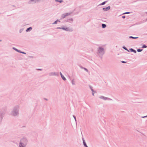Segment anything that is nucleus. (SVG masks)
Returning a JSON list of instances; mask_svg holds the SVG:
<instances>
[{
	"label": "nucleus",
	"instance_id": "obj_12",
	"mask_svg": "<svg viewBox=\"0 0 147 147\" xmlns=\"http://www.w3.org/2000/svg\"><path fill=\"white\" fill-rule=\"evenodd\" d=\"M83 144L84 145L85 147H88V146H87L86 145V143L85 142V140H84L83 139Z\"/></svg>",
	"mask_w": 147,
	"mask_h": 147
},
{
	"label": "nucleus",
	"instance_id": "obj_32",
	"mask_svg": "<svg viewBox=\"0 0 147 147\" xmlns=\"http://www.w3.org/2000/svg\"><path fill=\"white\" fill-rule=\"evenodd\" d=\"M36 70H40V71H42V69H37Z\"/></svg>",
	"mask_w": 147,
	"mask_h": 147
},
{
	"label": "nucleus",
	"instance_id": "obj_4",
	"mask_svg": "<svg viewBox=\"0 0 147 147\" xmlns=\"http://www.w3.org/2000/svg\"><path fill=\"white\" fill-rule=\"evenodd\" d=\"M56 29H62L67 32H72L73 31L72 28L64 26H63L61 27H57L56 28Z\"/></svg>",
	"mask_w": 147,
	"mask_h": 147
},
{
	"label": "nucleus",
	"instance_id": "obj_23",
	"mask_svg": "<svg viewBox=\"0 0 147 147\" xmlns=\"http://www.w3.org/2000/svg\"><path fill=\"white\" fill-rule=\"evenodd\" d=\"M142 50V49H138L137 50V51L138 52H141Z\"/></svg>",
	"mask_w": 147,
	"mask_h": 147
},
{
	"label": "nucleus",
	"instance_id": "obj_30",
	"mask_svg": "<svg viewBox=\"0 0 147 147\" xmlns=\"http://www.w3.org/2000/svg\"><path fill=\"white\" fill-rule=\"evenodd\" d=\"M121 63H127V62L124 61H121Z\"/></svg>",
	"mask_w": 147,
	"mask_h": 147
},
{
	"label": "nucleus",
	"instance_id": "obj_10",
	"mask_svg": "<svg viewBox=\"0 0 147 147\" xmlns=\"http://www.w3.org/2000/svg\"><path fill=\"white\" fill-rule=\"evenodd\" d=\"M36 1V0H30L29 2L28 3L30 4L35 3Z\"/></svg>",
	"mask_w": 147,
	"mask_h": 147
},
{
	"label": "nucleus",
	"instance_id": "obj_41",
	"mask_svg": "<svg viewBox=\"0 0 147 147\" xmlns=\"http://www.w3.org/2000/svg\"><path fill=\"white\" fill-rule=\"evenodd\" d=\"M45 100H47V99H46V98H45Z\"/></svg>",
	"mask_w": 147,
	"mask_h": 147
},
{
	"label": "nucleus",
	"instance_id": "obj_33",
	"mask_svg": "<svg viewBox=\"0 0 147 147\" xmlns=\"http://www.w3.org/2000/svg\"><path fill=\"white\" fill-rule=\"evenodd\" d=\"M146 117H147V115L146 116H142V117H142V118H145Z\"/></svg>",
	"mask_w": 147,
	"mask_h": 147
},
{
	"label": "nucleus",
	"instance_id": "obj_20",
	"mask_svg": "<svg viewBox=\"0 0 147 147\" xmlns=\"http://www.w3.org/2000/svg\"><path fill=\"white\" fill-rule=\"evenodd\" d=\"M55 1L56 2H59L60 3H61L62 2H63V1L62 0H55Z\"/></svg>",
	"mask_w": 147,
	"mask_h": 147
},
{
	"label": "nucleus",
	"instance_id": "obj_27",
	"mask_svg": "<svg viewBox=\"0 0 147 147\" xmlns=\"http://www.w3.org/2000/svg\"><path fill=\"white\" fill-rule=\"evenodd\" d=\"M90 89H91V90L93 92H94V90L92 89V87L91 86H90Z\"/></svg>",
	"mask_w": 147,
	"mask_h": 147
},
{
	"label": "nucleus",
	"instance_id": "obj_44",
	"mask_svg": "<svg viewBox=\"0 0 147 147\" xmlns=\"http://www.w3.org/2000/svg\"><path fill=\"white\" fill-rule=\"evenodd\" d=\"M1 40H0V42H1Z\"/></svg>",
	"mask_w": 147,
	"mask_h": 147
},
{
	"label": "nucleus",
	"instance_id": "obj_40",
	"mask_svg": "<svg viewBox=\"0 0 147 147\" xmlns=\"http://www.w3.org/2000/svg\"><path fill=\"white\" fill-rule=\"evenodd\" d=\"M29 57L30 58H33V56H29Z\"/></svg>",
	"mask_w": 147,
	"mask_h": 147
},
{
	"label": "nucleus",
	"instance_id": "obj_43",
	"mask_svg": "<svg viewBox=\"0 0 147 147\" xmlns=\"http://www.w3.org/2000/svg\"><path fill=\"white\" fill-rule=\"evenodd\" d=\"M146 21H147V18L146 20Z\"/></svg>",
	"mask_w": 147,
	"mask_h": 147
},
{
	"label": "nucleus",
	"instance_id": "obj_17",
	"mask_svg": "<svg viewBox=\"0 0 147 147\" xmlns=\"http://www.w3.org/2000/svg\"><path fill=\"white\" fill-rule=\"evenodd\" d=\"M107 1H104V2H103L102 3H101L100 4H99L98 5V6H99V5H104L107 3Z\"/></svg>",
	"mask_w": 147,
	"mask_h": 147
},
{
	"label": "nucleus",
	"instance_id": "obj_28",
	"mask_svg": "<svg viewBox=\"0 0 147 147\" xmlns=\"http://www.w3.org/2000/svg\"><path fill=\"white\" fill-rule=\"evenodd\" d=\"M84 70L86 71V72H88V70L86 68H84Z\"/></svg>",
	"mask_w": 147,
	"mask_h": 147
},
{
	"label": "nucleus",
	"instance_id": "obj_3",
	"mask_svg": "<svg viewBox=\"0 0 147 147\" xmlns=\"http://www.w3.org/2000/svg\"><path fill=\"white\" fill-rule=\"evenodd\" d=\"M27 142V140L26 138H23L20 140L19 147H25Z\"/></svg>",
	"mask_w": 147,
	"mask_h": 147
},
{
	"label": "nucleus",
	"instance_id": "obj_19",
	"mask_svg": "<svg viewBox=\"0 0 147 147\" xmlns=\"http://www.w3.org/2000/svg\"><path fill=\"white\" fill-rule=\"evenodd\" d=\"M61 78L64 81H65L66 80V78L63 75L61 76Z\"/></svg>",
	"mask_w": 147,
	"mask_h": 147
},
{
	"label": "nucleus",
	"instance_id": "obj_45",
	"mask_svg": "<svg viewBox=\"0 0 147 147\" xmlns=\"http://www.w3.org/2000/svg\"><path fill=\"white\" fill-rule=\"evenodd\" d=\"M146 13H147V12H146Z\"/></svg>",
	"mask_w": 147,
	"mask_h": 147
},
{
	"label": "nucleus",
	"instance_id": "obj_38",
	"mask_svg": "<svg viewBox=\"0 0 147 147\" xmlns=\"http://www.w3.org/2000/svg\"><path fill=\"white\" fill-rule=\"evenodd\" d=\"M122 18H125V16H122Z\"/></svg>",
	"mask_w": 147,
	"mask_h": 147
},
{
	"label": "nucleus",
	"instance_id": "obj_25",
	"mask_svg": "<svg viewBox=\"0 0 147 147\" xmlns=\"http://www.w3.org/2000/svg\"><path fill=\"white\" fill-rule=\"evenodd\" d=\"M23 30V29H21L19 30V32L20 33H21Z\"/></svg>",
	"mask_w": 147,
	"mask_h": 147
},
{
	"label": "nucleus",
	"instance_id": "obj_15",
	"mask_svg": "<svg viewBox=\"0 0 147 147\" xmlns=\"http://www.w3.org/2000/svg\"><path fill=\"white\" fill-rule=\"evenodd\" d=\"M5 114L4 113H1L0 114V117L1 118H2L4 117Z\"/></svg>",
	"mask_w": 147,
	"mask_h": 147
},
{
	"label": "nucleus",
	"instance_id": "obj_37",
	"mask_svg": "<svg viewBox=\"0 0 147 147\" xmlns=\"http://www.w3.org/2000/svg\"><path fill=\"white\" fill-rule=\"evenodd\" d=\"M60 74L61 75V77L63 76L61 72H60Z\"/></svg>",
	"mask_w": 147,
	"mask_h": 147
},
{
	"label": "nucleus",
	"instance_id": "obj_14",
	"mask_svg": "<svg viewBox=\"0 0 147 147\" xmlns=\"http://www.w3.org/2000/svg\"><path fill=\"white\" fill-rule=\"evenodd\" d=\"M71 82L73 85H75L76 84V82L74 79L72 80Z\"/></svg>",
	"mask_w": 147,
	"mask_h": 147
},
{
	"label": "nucleus",
	"instance_id": "obj_22",
	"mask_svg": "<svg viewBox=\"0 0 147 147\" xmlns=\"http://www.w3.org/2000/svg\"><path fill=\"white\" fill-rule=\"evenodd\" d=\"M129 38H133V39H136L138 38V37H134L132 36H129Z\"/></svg>",
	"mask_w": 147,
	"mask_h": 147
},
{
	"label": "nucleus",
	"instance_id": "obj_8",
	"mask_svg": "<svg viewBox=\"0 0 147 147\" xmlns=\"http://www.w3.org/2000/svg\"><path fill=\"white\" fill-rule=\"evenodd\" d=\"M110 9V6H109L103 8L102 9L103 10H104V11H107L109 10Z\"/></svg>",
	"mask_w": 147,
	"mask_h": 147
},
{
	"label": "nucleus",
	"instance_id": "obj_1",
	"mask_svg": "<svg viewBox=\"0 0 147 147\" xmlns=\"http://www.w3.org/2000/svg\"><path fill=\"white\" fill-rule=\"evenodd\" d=\"M20 106L17 105L14 106L11 111V115L14 117L18 116L19 115Z\"/></svg>",
	"mask_w": 147,
	"mask_h": 147
},
{
	"label": "nucleus",
	"instance_id": "obj_29",
	"mask_svg": "<svg viewBox=\"0 0 147 147\" xmlns=\"http://www.w3.org/2000/svg\"><path fill=\"white\" fill-rule=\"evenodd\" d=\"M130 13V12H125V13H124L123 14H129V13Z\"/></svg>",
	"mask_w": 147,
	"mask_h": 147
},
{
	"label": "nucleus",
	"instance_id": "obj_24",
	"mask_svg": "<svg viewBox=\"0 0 147 147\" xmlns=\"http://www.w3.org/2000/svg\"><path fill=\"white\" fill-rule=\"evenodd\" d=\"M147 47V46L145 45H144L142 46V48H146Z\"/></svg>",
	"mask_w": 147,
	"mask_h": 147
},
{
	"label": "nucleus",
	"instance_id": "obj_13",
	"mask_svg": "<svg viewBox=\"0 0 147 147\" xmlns=\"http://www.w3.org/2000/svg\"><path fill=\"white\" fill-rule=\"evenodd\" d=\"M58 22H60V21L59 20H57L54 22H53L52 24H57V23Z\"/></svg>",
	"mask_w": 147,
	"mask_h": 147
},
{
	"label": "nucleus",
	"instance_id": "obj_39",
	"mask_svg": "<svg viewBox=\"0 0 147 147\" xmlns=\"http://www.w3.org/2000/svg\"><path fill=\"white\" fill-rule=\"evenodd\" d=\"M94 92H92V95L94 96Z\"/></svg>",
	"mask_w": 147,
	"mask_h": 147
},
{
	"label": "nucleus",
	"instance_id": "obj_21",
	"mask_svg": "<svg viewBox=\"0 0 147 147\" xmlns=\"http://www.w3.org/2000/svg\"><path fill=\"white\" fill-rule=\"evenodd\" d=\"M123 49H124L125 50H126L128 52H129V51L128 50V49H127V48H126V47H125V46H123Z\"/></svg>",
	"mask_w": 147,
	"mask_h": 147
},
{
	"label": "nucleus",
	"instance_id": "obj_36",
	"mask_svg": "<svg viewBox=\"0 0 147 147\" xmlns=\"http://www.w3.org/2000/svg\"><path fill=\"white\" fill-rule=\"evenodd\" d=\"M80 67L82 68V69H84V67H83L82 66H80Z\"/></svg>",
	"mask_w": 147,
	"mask_h": 147
},
{
	"label": "nucleus",
	"instance_id": "obj_31",
	"mask_svg": "<svg viewBox=\"0 0 147 147\" xmlns=\"http://www.w3.org/2000/svg\"><path fill=\"white\" fill-rule=\"evenodd\" d=\"M73 117H74L75 120V121H76V116H74V115H73Z\"/></svg>",
	"mask_w": 147,
	"mask_h": 147
},
{
	"label": "nucleus",
	"instance_id": "obj_34",
	"mask_svg": "<svg viewBox=\"0 0 147 147\" xmlns=\"http://www.w3.org/2000/svg\"><path fill=\"white\" fill-rule=\"evenodd\" d=\"M17 52H18L19 53H21V52H22V51H20V50H18Z\"/></svg>",
	"mask_w": 147,
	"mask_h": 147
},
{
	"label": "nucleus",
	"instance_id": "obj_35",
	"mask_svg": "<svg viewBox=\"0 0 147 147\" xmlns=\"http://www.w3.org/2000/svg\"><path fill=\"white\" fill-rule=\"evenodd\" d=\"M21 53H22V54H26V53L24 52H22H22Z\"/></svg>",
	"mask_w": 147,
	"mask_h": 147
},
{
	"label": "nucleus",
	"instance_id": "obj_5",
	"mask_svg": "<svg viewBox=\"0 0 147 147\" xmlns=\"http://www.w3.org/2000/svg\"><path fill=\"white\" fill-rule=\"evenodd\" d=\"M99 98L103 99L104 100H111L112 99L106 97L102 96H100L99 97Z\"/></svg>",
	"mask_w": 147,
	"mask_h": 147
},
{
	"label": "nucleus",
	"instance_id": "obj_7",
	"mask_svg": "<svg viewBox=\"0 0 147 147\" xmlns=\"http://www.w3.org/2000/svg\"><path fill=\"white\" fill-rule=\"evenodd\" d=\"M49 75L50 76H57V74L55 72H51L49 74Z\"/></svg>",
	"mask_w": 147,
	"mask_h": 147
},
{
	"label": "nucleus",
	"instance_id": "obj_9",
	"mask_svg": "<svg viewBox=\"0 0 147 147\" xmlns=\"http://www.w3.org/2000/svg\"><path fill=\"white\" fill-rule=\"evenodd\" d=\"M73 19L72 18H69L66 21L67 22H68L70 23H72L73 21Z\"/></svg>",
	"mask_w": 147,
	"mask_h": 147
},
{
	"label": "nucleus",
	"instance_id": "obj_42",
	"mask_svg": "<svg viewBox=\"0 0 147 147\" xmlns=\"http://www.w3.org/2000/svg\"><path fill=\"white\" fill-rule=\"evenodd\" d=\"M12 6H13V7H15L14 5H12Z\"/></svg>",
	"mask_w": 147,
	"mask_h": 147
},
{
	"label": "nucleus",
	"instance_id": "obj_26",
	"mask_svg": "<svg viewBox=\"0 0 147 147\" xmlns=\"http://www.w3.org/2000/svg\"><path fill=\"white\" fill-rule=\"evenodd\" d=\"M13 49L17 52L18 49L15 47H13Z\"/></svg>",
	"mask_w": 147,
	"mask_h": 147
},
{
	"label": "nucleus",
	"instance_id": "obj_18",
	"mask_svg": "<svg viewBox=\"0 0 147 147\" xmlns=\"http://www.w3.org/2000/svg\"><path fill=\"white\" fill-rule=\"evenodd\" d=\"M102 26L103 28H105L106 27V25L105 24H102Z\"/></svg>",
	"mask_w": 147,
	"mask_h": 147
},
{
	"label": "nucleus",
	"instance_id": "obj_11",
	"mask_svg": "<svg viewBox=\"0 0 147 147\" xmlns=\"http://www.w3.org/2000/svg\"><path fill=\"white\" fill-rule=\"evenodd\" d=\"M32 29V28L31 27H30L29 28H27L26 30V32H28L30 31Z\"/></svg>",
	"mask_w": 147,
	"mask_h": 147
},
{
	"label": "nucleus",
	"instance_id": "obj_6",
	"mask_svg": "<svg viewBox=\"0 0 147 147\" xmlns=\"http://www.w3.org/2000/svg\"><path fill=\"white\" fill-rule=\"evenodd\" d=\"M70 14L71 13H66L62 14L61 16V19H63L66 16L70 15Z\"/></svg>",
	"mask_w": 147,
	"mask_h": 147
},
{
	"label": "nucleus",
	"instance_id": "obj_16",
	"mask_svg": "<svg viewBox=\"0 0 147 147\" xmlns=\"http://www.w3.org/2000/svg\"><path fill=\"white\" fill-rule=\"evenodd\" d=\"M129 50H130L131 52H133L135 53H136V50L133 49L132 48L130 49Z\"/></svg>",
	"mask_w": 147,
	"mask_h": 147
},
{
	"label": "nucleus",
	"instance_id": "obj_2",
	"mask_svg": "<svg viewBox=\"0 0 147 147\" xmlns=\"http://www.w3.org/2000/svg\"><path fill=\"white\" fill-rule=\"evenodd\" d=\"M105 53V51L103 47H99L97 49V54L98 56L101 57H102Z\"/></svg>",
	"mask_w": 147,
	"mask_h": 147
}]
</instances>
